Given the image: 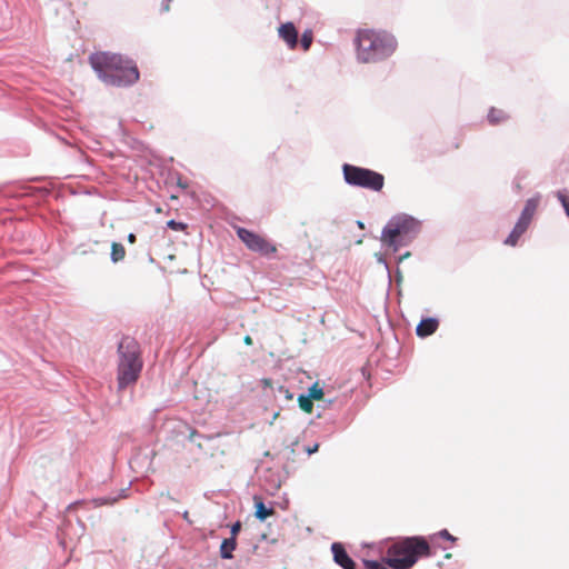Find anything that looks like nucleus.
Segmentation results:
<instances>
[{
    "mask_svg": "<svg viewBox=\"0 0 569 569\" xmlns=\"http://www.w3.org/2000/svg\"><path fill=\"white\" fill-rule=\"evenodd\" d=\"M89 60L98 78L108 86L128 87L139 80L136 63L121 54L96 52Z\"/></svg>",
    "mask_w": 569,
    "mask_h": 569,
    "instance_id": "1",
    "label": "nucleus"
},
{
    "mask_svg": "<svg viewBox=\"0 0 569 569\" xmlns=\"http://www.w3.org/2000/svg\"><path fill=\"white\" fill-rule=\"evenodd\" d=\"M431 556L428 540L422 536H412L391 543L387 549L383 562L391 569H410L419 558Z\"/></svg>",
    "mask_w": 569,
    "mask_h": 569,
    "instance_id": "2",
    "label": "nucleus"
},
{
    "mask_svg": "<svg viewBox=\"0 0 569 569\" xmlns=\"http://www.w3.org/2000/svg\"><path fill=\"white\" fill-rule=\"evenodd\" d=\"M357 57L363 63L390 57L397 48L396 38L386 31L362 30L356 38Z\"/></svg>",
    "mask_w": 569,
    "mask_h": 569,
    "instance_id": "3",
    "label": "nucleus"
},
{
    "mask_svg": "<svg viewBox=\"0 0 569 569\" xmlns=\"http://www.w3.org/2000/svg\"><path fill=\"white\" fill-rule=\"evenodd\" d=\"M118 389L123 390L134 385L142 370V360L140 358V346L130 337H123L118 345Z\"/></svg>",
    "mask_w": 569,
    "mask_h": 569,
    "instance_id": "4",
    "label": "nucleus"
},
{
    "mask_svg": "<svg viewBox=\"0 0 569 569\" xmlns=\"http://www.w3.org/2000/svg\"><path fill=\"white\" fill-rule=\"evenodd\" d=\"M421 222L407 213H399L389 219L381 232L385 246L398 251L400 247L408 246L420 232Z\"/></svg>",
    "mask_w": 569,
    "mask_h": 569,
    "instance_id": "5",
    "label": "nucleus"
},
{
    "mask_svg": "<svg viewBox=\"0 0 569 569\" xmlns=\"http://www.w3.org/2000/svg\"><path fill=\"white\" fill-rule=\"evenodd\" d=\"M343 179L347 184L360 187L372 191H380L385 184V177L371 169L349 163L342 166Z\"/></svg>",
    "mask_w": 569,
    "mask_h": 569,
    "instance_id": "6",
    "label": "nucleus"
},
{
    "mask_svg": "<svg viewBox=\"0 0 569 569\" xmlns=\"http://www.w3.org/2000/svg\"><path fill=\"white\" fill-rule=\"evenodd\" d=\"M237 236L251 251L263 256H270L277 251L272 243L246 228H238Z\"/></svg>",
    "mask_w": 569,
    "mask_h": 569,
    "instance_id": "7",
    "label": "nucleus"
},
{
    "mask_svg": "<svg viewBox=\"0 0 569 569\" xmlns=\"http://www.w3.org/2000/svg\"><path fill=\"white\" fill-rule=\"evenodd\" d=\"M331 551L333 555V561L342 569H356V562L348 555L342 543L333 542L331 545Z\"/></svg>",
    "mask_w": 569,
    "mask_h": 569,
    "instance_id": "8",
    "label": "nucleus"
},
{
    "mask_svg": "<svg viewBox=\"0 0 569 569\" xmlns=\"http://www.w3.org/2000/svg\"><path fill=\"white\" fill-rule=\"evenodd\" d=\"M439 320L435 317L422 318L416 327V335L420 338L431 336L437 331Z\"/></svg>",
    "mask_w": 569,
    "mask_h": 569,
    "instance_id": "9",
    "label": "nucleus"
},
{
    "mask_svg": "<svg viewBox=\"0 0 569 569\" xmlns=\"http://www.w3.org/2000/svg\"><path fill=\"white\" fill-rule=\"evenodd\" d=\"M279 36L286 41L290 49L298 44V31L292 22H287L280 26Z\"/></svg>",
    "mask_w": 569,
    "mask_h": 569,
    "instance_id": "10",
    "label": "nucleus"
},
{
    "mask_svg": "<svg viewBox=\"0 0 569 569\" xmlns=\"http://www.w3.org/2000/svg\"><path fill=\"white\" fill-rule=\"evenodd\" d=\"M539 202H540V196H538V194L532 198H529L525 203V207L520 213L519 219L531 223V220H532V218L537 211V208L539 206Z\"/></svg>",
    "mask_w": 569,
    "mask_h": 569,
    "instance_id": "11",
    "label": "nucleus"
},
{
    "mask_svg": "<svg viewBox=\"0 0 569 569\" xmlns=\"http://www.w3.org/2000/svg\"><path fill=\"white\" fill-rule=\"evenodd\" d=\"M253 501H254V517L258 520L264 521L269 516L274 513L273 508L267 507L260 497L254 496Z\"/></svg>",
    "mask_w": 569,
    "mask_h": 569,
    "instance_id": "12",
    "label": "nucleus"
},
{
    "mask_svg": "<svg viewBox=\"0 0 569 569\" xmlns=\"http://www.w3.org/2000/svg\"><path fill=\"white\" fill-rule=\"evenodd\" d=\"M236 547H237V540L234 538L223 539L220 545V557L222 559H232L233 558L232 552L234 551Z\"/></svg>",
    "mask_w": 569,
    "mask_h": 569,
    "instance_id": "13",
    "label": "nucleus"
},
{
    "mask_svg": "<svg viewBox=\"0 0 569 569\" xmlns=\"http://www.w3.org/2000/svg\"><path fill=\"white\" fill-rule=\"evenodd\" d=\"M126 257L124 247L119 242H112L110 259L113 263L120 262Z\"/></svg>",
    "mask_w": 569,
    "mask_h": 569,
    "instance_id": "14",
    "label": "nucleus"
},
{
    "mask_svg": "<svg viewBox=\"0 0 569 569\" xmlns=\"http://www.w3.org/2000/svg\"><path fill=\"white\" fill-rule=\"evenodd\" d=\"M508 119V116L503 110L491 108L488 112V121L491 124H499Z\"/></svg>",
    "mask_w": 569,
    "mask_h": 569,
    "instance_id": "15",
    "label": "nucleus"
},
{
    "mask_svg": "<svg viewBox=\"0 0 569 569\" xmlns=\"http://www.w3.org/2000/svg\"><path fill=\"white\" fill-rule=\"evenodd\" d=\"M437 538H441V539L450 541V542L457 541V538L455 536H452L447 529H442V530L429 536V540L431 542H435V540Z\"/></svg>",
    "mask_w": 569,
    "mask_h": 569,
    "instance_id": "16",
    "label": "nucleus"
},
{
    "mask_svg": "<svg viewBox=\"0 0 569 569\" xmlns=\"http://www.w3.org/2000/svg\"><path fill=\"white\" fill-rule=\"evenodd\" d=\"M127 489H122L118 497H100L93 500L96 506L112 505L118 500L119 497H126Z\"/></svg>",
    "mask_w": 569,
    "mask_h": 569,
    "instance_id": "17",
    "label": "nucleus"
},
{
    "mask_svg": "<svg viewBox=\"0 0 569 569\" xmlns=\"http://www.w3.org/2000/svg\"><path fill=\"white\" fill-rule=\"evenodd\" d=\"M307 396L311 400H319L323 396V390L321 387H319L318 382H315L309 389Z\"/></svg>",
    "mask_w": 569,
    "mask_h": 569,
    "instance_id": "18",
    "label": "nucleus"
},
{
    "mask_svg": "<svg viewBox=\"0 0 569 569\" xmlns=\"http://www.w3.org/2000/svg\"><path fill=\"white\" fill-rule=\"evenodd\" d=\"M557 199L560 201L561 206L563 207V210L569 218V197L567 196V190H559L556 193Z\"/></svg>",
    "mask_w": 569,
    "mask_h": 569,
    "instance_id": "19",
    "label": "nucleus"
},
{
    "mask_svg": "<svg viewBox=\"0 0 569 569\" xmlns=\"http://www.w3.org/2000/svg\"><path fill=\"white\" fill-rule=\"evenodd\" d=\"M298 402H299L300 408L303 411L311 412L313 405H312V400L307 395L301 393L298 397Z\"/></svg>",
    "mask_w": 569,
    "mask_h": 569,
    "instance_id": "20",
    "label": "nucleus"
},
{
    "mask_svg": "<svg viewBox=\"0 0 569 569\" xmlns=\"http://www.w3.org/2000/svg\"><path fill=\"white\" fill-rule=\"evenodd\" d=\"M521 236L522 234L513 228L509 236L506 238L505 244L515 247L518 243V240L520 239Z\"/></svg>",
    "mask_w": 569,
    "mask_h": 569,
    "instance_id": "21",
    "label": "nucleus"
},
{
    "mask_svg": "<svg viewBox=\"0 0 569 569\" xmlns=\"http://www.w3.org/2000/svg\"><path fill=\"white\" fill-rule=\"evenodd\" d=\"M363 566L366 569H389L382 562H379L378 560H371V559H365Z\"/></svg>",
    "mask_w": 569,
    "mask_h": 569,
    "instance_id": "22",
    "label": "nucleus"
},
{
    "mask_svg": "<svg viewBox=\"0 0 569 569\" xmlns=\"http://www.w3.org/2000/svg\"><path fill=\"white\" fill-rule=\"evenodd\" d=\"M167 227L172 230L181 231L187 228V224L180 221H176L174 219H171L167 222Z\"/></svg>",
    "mask_w": 569,
    "mask_h": 569,
    "instance_id": "23",
    "label": "nucleus"
},
{
    "mask_svg": "<svg viewBox=\"0 0 569 569\" xmlns=\"http://www.w3.org/2000/svg\"><path fill=\"white\" fill-rule=\"evenodd\" d=\"M312 42V36L309 32H305L301 38V46L305 50H308Z\"/></svg>",
    "mask_w": 569,
    "mask_h": 569,
    "instance_id": "24",
    "label": "nucleus"
},
{
    "mask_svg": "<svg viewBox=\"0 0 569 569\" xmlns=\"http://www.w3.org/2000/svg\"><path fill=\"white\" fill-rule=\"evenodd\" d=\"M529 226L530 222L518 219L513 228L518 230L521 234H523Z\"/></svg>",
    "mask_w": 569,
    "mask_h": 569,
    "instance_id": "25",
    "label": "nucleus"
},
{
    "mask_svg": "<svg viewBox=\"0 0 569 569\" xmlns=\"http://www.w3.org/2000/svg\"><path fill=\"white\" fill-rule=\"evenodd\" d=\"M241 530V522L240 521H236L231 528H230V533H231V537L230 538H237L238 533L240 532Z\"/></svg>",
    "mask_w": 569,
    "mask_h": 569,
    "instance_id": "26",
    "label": "nucleus"
},
{
    "mask_svg": "<svg viewBox=\"0 0 569 569\" xmlns=\"http://www.w3.org/2000/svg\"><path fill=\"white\" fill-rule=\"evenodd\" d=\"M172 0H162V3H161V12H168L169 9H170V2Z\"/></svg>",
    "mask_w": 569,
    "mask_h": 569,
    "instance_id": "27",
    "label": "nucleus"
},
{
    "mask_svg": "<svg viewBox=\"0 0 569 569\" xmlns=\"http://www.w3.org/2000/svg\"><path fill=\"white\" fill-rule=\"evenodd\" d=\"M318 449H319V443H315L313 446L308 447V448L306 449V452L310 456V455H312V453L317 452V451H318Z\"/></svg>",
    "mask_w": 569,
    "mask_h": 569,
    "instance_id": "28",
    "label": "nucleus"
},
{
    "mask_svg": "<svg viewBox=\"0 0 569 569\" xmlns=\"http://www.w3.org/2000/svg\"><path fill=\"white\" fill-rule=\"evenodd\" d=\"M280 391L284 393V397L287 399H292V395L289 392L288 389H284L283 387H280Z\"/></svg>",
    "mask_w": 569,
    "mask_h": 569,
    "instance_id": "29",
    "label": "nucleus"
},
{
    "mask_svg": "<svg viewBox=\"0 0 569 569\" xmlns=\"http://www.w3.org/2000/svg\"><path fill=\"white\" fill-rule=\"evenodd\" d=\"M136 239H137V238H136V234H134V233H132V232H131V233H129V234H128V241H129L130 243H134V242H136Z\"/></svg>",
    "mask_w": 569,
    "mask_h": 569,
    "instance_id": "30",
    "label": "nucleus"
},
{
    "mask_svg": "<svg viewBox=\"0 0 569 569\" xmlns=\"http://www.w3.org/2000/svg\"><path fill=\"white\" fill-rule=\"evenodd\" d=\"M243 341H244L246 345H251L252 343V339H251L250 336H246Z\"/></svg>",
    "mask_w": 569,
    "mask_h": 569,
    "instance_id": "31",
    "label": "nucleus"
},
{
    "mask_svg": "<svg viewBox=\"0 0 569 569\" xmlns=\"http://www.w3.org/2000/svg\"><path fill=\"white\" fill-rule=\"evenodd\" d=\"M183 519H186L187 521H190L189 520V512L188 511H184L183 515H182Z\"/></svg>",
    "mask_w": 569,
    "mask_h": 569,
    "instance_id": "32",
    "label": "nucleus"
},
{
    "mask_svg": "<svg viewBox=\"0 0 569 569\" xmlns=\"http://www.w3.org/2000/svg\"><path fill=\"white\" fill-rule=\"evenodd\" d=\"M279 487H280V485H279V483H276V485L273 486V489H274V490H277Z\"/></svg>",
    "mask_w": 569,
    "mask_h": 569,
    "instance_id": "33",
    "label": "nucleus"
},
{
    "mask_svg": "<svg viewBox=\"0 0 569 569\" xmlns=\"http://www.w3.org/2000/svg\"><path fill=\"white\" fill-rule=\"evenodd\" d=\"M439 548H441L442 550H447L448 549L447 547H443V546H439Z\"/></svg>",
    "mask_w": 569,
    "mask_h": 569,
    "instance_id": "34",
    "label": "nucleus"
}]
</instances>
